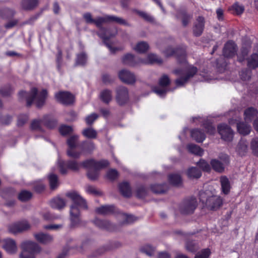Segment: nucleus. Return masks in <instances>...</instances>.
I'll return each instance as SVG.
<instances>
[{
  "label": "nucleus",
  "mask_w": 258,
  "mask_h": 258,
  "mask_svg": "<svg viewBox=\"0 0 258 258\" xmlns=\"http://www.w3.org/2000/svg\"><path fill=\"white\" fill-rule=\"evenodd\" d=\"M120 192L124 197H130L132 196V191L130 184L127 182L120 183L118 186Z\"/></svg>",
  "instance_id": "nucleus-29"
},
{
  "label": "nucleus",
  "mask_w": 258,
  "mask_h": 258,
  "mask_svg": "<svg viewBox=\"0 0 258 258\" xmlns=\"http://www.w3.org/2000/svg\"><path fill=\"white\" fill-rule=\"evenodd\" d=\"M170 83L169 77L166 75H163L159 81L160 87H155L153 88V91L160 97L165 96L168 90L166 88Z\"/></svg>",
  "instance_id": "nucleus-13"
},
{
  "label": "nucleus",
  "mask_w": 258,
  "mask_h": 258,
  "mask_svg": "<svg viewBox=\"0 0 258 258\" xmlns=\"http://www.w3.org/2000/svg\"><path fill=\"white\" fill-rule=\"evenodd\" d=\"M219 159L222 161V163H223L224 166L228 165L229 162V156L225 154H221L219 156Z\"/></svg>",
  "instance_id": "nucleus-63"
},
{
  "label": "nucleus",
  "mask_w": 258,
  "mask_h": 258,
  "mask_svg": "<svg viewBox=\"0 0 258 258\" xmlns=\"http://www.w3.org/2000/svg\"><path fill=\"white\" fill-rule=\"evenodd\" d=\"M163 53L166 57L175 56L179 63L183 65L180 69L174 70L173 73L178 78L175 80L177 86H182L197 73V68L189 65L186 60V48L184 46L174 48L171 46H167Z\"/></svg>",
  "instance_id": "nucleus-1"
},
{
  "label": "nucleus",
  "mask_w": 258,
  "mask_h": 258,
  "mask_svg": "<svg viewBox=\"0 0 258 258\" xmlns=\"http://www.w3.org/2000/svg\"><path fill=\"white\" fill-rule=\"evenodd\" d=\"M82 134L86 138L90 139H94L97 136L96 131L91 127L84 129L82 132Z\"/></svg>",
  "instance_id": "nucleus-49"
},
{
  "label": "nucleus",
  "mask_w": 258,
  "mask_h": 258,
  "mask_svg": "<svg viewBox=\"0 0 258 258\" xmlns=\"http://www.w3.org/2000/svg\"><path fill=\"white\" fill-rule=\"evenodd\" d=\"M250 148L253 155L258 157V137L252 138L250 143Z\"/></svg>",
  "instance_id": "nucleus-46"
},
{
  "label": "nucleus",
  "mask_w": 258,
  "mask_h": 258,
  "mask_svg": "<svg viewBox=\"0 0 258 258\" xmlns=\"http://www.w3.org/2000/svg\"><path fill=\"white\" fill-rule=\"evenodd\" d=\"M140 250L147 255L151 256L154 253L155 248L151 245L147 244L142 246L140 248Z\"/></svg>",
  "instance_id": "nucleus-51"
},
{
  "label": "nucleus",
  "mask_w": 258,
  "mask_h": 258,
  "mask_svg": "<svg viewBox=\"0 0 258 258\" xmlns=\"http://www.w3.org/2000/svg\"><path fill=\"white\" fill-rule=\"evenodd\" d=\"M48 179L51 189H54L58 186L59 183L56 175L53 173L50 174L48 176Z\"/></svg>",
  "instance_id": "nucleus-48"
},
{
  "label": "nucleus",
  "mask_w": 258,
  "mask_h": 258,
  "mask_svg": "<svg viewBox=\"0 0 258 258\" xmlns=\"http://www.w3.org/2000/svg\"><path fill=\"white\" fill-rule=\"evenodd\" d=\"M107 177L110 180H114L118 176V172L115 169L109 170L107 173Z\"/></svg>",
  "instance_id": "nucleus-61"
},
{
  "label": "nucleus",
  "mask_w": 258,
  "mask_h": 258,
  "mask_svg": "<svg viewBox=\"0 0 258 258\" xmlns=\"http://www.w3.org/2000/svg\"><path fill=\"white\" fill-rule=\"evenodd\" d=\"M187 175L190 178H198L201 177L202 173L197 168L191 167L188 169Z\"/></svg>",
  "instance_id": "nucleus-43"
},
{
  "label": "nucleus",
  "mask_w": 258,
  "mask_h": 258,
  "mask_svg": "<svg viewBox=\"0 0 258 258\" xmlns=\"http://www.w3.org/2000/svg\"><path fill=\"white\" fill-rule=\"evenodd\" d=\"M47 96L46 90L43 89L38 92L36 88H33L28 93L24 91L19 93L20 99L26 98L27 106H30L33 103H35L37 107H42L45 103Z\"/></svg>",
  "instance_id": "nucleus-3"
},
{
  "label": "nucleus",
  "mask_w": 258,
  "mask_h": 258,
  "mask_svg": "<svg viewBox=\"0 0 258 258\" xmlns=\"http://www.w3.org/2000/svg\"><path fill=\"white\" fill-rule=\"evenodd\" d=\"M57 164L59 167L60 172L62 174L67 173V169L77 171L81 166H83L82 163L80 164L75 160H70L66 163L59 158L58 159Z\"/></svg>",
  "instance_id": "nucleus-11"
},
{
  "label": "nucleus",
  "mask_w": 258,
  "mask_h": 258,
  "mask_svg": "<svg viewBox=\"0 0 258 258\" xmlns=\"http://www.w3.org/2000/svg\"><path fill=\"white\" fill-rule=\"evenodd\" d=\"M170 183L175 186H179L182 182L181 176L177 174H172L168 177Z\"/></svg>",
  "instance_id": "nucleus-44"
},
{
  "label": "nucleus",
  "mask_w": 258,
  "mask_h": 258,
  "mask_svg": "<svg viewBox=\"0 0 258 258\" xmlns=\"http://www.w3.org/2000/svg\"><path fill=\"white\" fill-rule=\"evenodd\" d=\"M162 62L161 57L153 53L149 54L146 59L141 60V63L143 64H161Z\"/></svg>",
  "instance_id": "nucleus-24"
},
{
  "label": "nucleus",
  "mask_w": 258,
  "mask_h": 258,
  "mask_svg": "<svg viewBox=\"0 0 258 258\" xmlns=\"http://www.w3.org/2000/svg\"><path fill=\"white\" fill-rule=\"evenodd\" d=\"M218 131L221 138L225 141L230 142L233 137V131L226 124H221L218 126Z\"/></svg>",
  "instance_id": "nucleus-15"
},
{
  "label": "nucleus",
  "mask_w": 258,
  "mask_h": 258,
  "mask_svg": "<svg viewBox=\"0 0 258 258\" xmlns=\"http://www.w3.org/2000/svg\"><path fill=\"white\" fill-rule=\"evenodd\" d=\"M94 223L101 228H105L110 231L115 230L114 225L108 221L101 220L96 218L94 220Z\"/></svg>",
  "instance_id": "nucleus-27"
},
{
  "label": "nucleus",
  "mask_w": 258,
  "mask_h": 258,
  "mask_svg": "<svg viewBox=\"0 0 258 258\" xmlns=\"http://www.w3.org/2000/svg\"><path fill=\"white\" fill-rule=\"evenodd\" d=\"M27 114H21L18 117L17 125L19 126L23 125L28 120Z\"/></svg>",
  "instance_id": "nucleus-56"
},
{
  "label": "nucleus",
  "mask_w": 258,
  "mask_h": 258,
  "mask_svg": "<svg viewBox=\"0 0 258 258\" xmlns=\"http://www.w3.org/2000/svg\"><path fill=\"white\" fill-rule=\"evenodd\" d=\"M56 120L50 115H45L42 119H33L30 123V129L33 131L43 132L42 124H43L48 128H53L56 126Z\"/></svg>",
  "instance_id": "nucleus-6"
},
{
  "label": "nucleus",
  "mask_w": 258,
  "mask_h": 258,
  "mask_svg": "<svg viewBox=\"0 0 258 258\" xmlns=\"http://www.w3.org/2000/svg\"><path fill=\"white\" fill-rule=\"evenodd\" d=\"M210 163L212 168L215 171L218 172H222L224 171L225 168L224 164L218 160L212 159L211 160Z\"/></svg>",
  "instance_id": "nucleus-38"
},
{
  "label": "nucleus",
  "mask_w": 258,
  "mask_h": 258,
  "mask_svg": "<svg viewBox=\"0 0 258 258\" xmlns=\"http://www.w3.org/2000/svg\"><path fill=\"white\" fill-rule=\"evenodd\" d=\"M78 136L73 135L67 140V144L69 146L67 155L68 156L75 159L79 158L81 155V152H77L74 150L78 145Z\"/></svg>",
  "instance_id": "nucleus-10"
},
{
  "label": "nucleus",
  "mask_w": 258,
  "mask_h": 258,
  "mask_svg": "<svg viewBox=\"0 0 258 258\" xmlns=\"http://www.w3.org/2000/svg\"><path fill=\"white\" fill-rule=\"evenodd\" d=\"M250 48V45H247L246 46H242L240 52L238 55V60L242 62L244 61L245 57L247 56Z\"/></svg>",
  "instance_id": "nucleus-45"
},
{
  "label": "nucleus",
  "mask_w": 258,
  "mask_h": 258,
  "mask_svg": "<svg viewBox=\"0 0 258 258\" xmlns=\"http://www.w3.org/2000/svg\"><path fill=\"white\" fill-rule=\"evenodd\" d=\"M98 117V115L97 114L95 113H92L86 117V122L87 124H91Z\"/></svg>",
  "instance_id": "nucleus-58"
},
{
  "label": "nucleus",
  "mask_w": 258,
  "mask_h": 258,
  "mask_svg": "<svg viewBox=\"0 0 258 258\" xmlns=\"http://www.w3.org/2000/svg\"><path fill=\"white\" fill-rule=\"evenodd\" d=\"M49 204L52 208L60 210L65 206L66 202L59 197H56L49 202Z\"/></svg>",
  "instance_id": "nucleus-32"
},
{
  "label": "nucleus",
  "mask_w": 258,
  "mask_h": 258,
  "mask_svg": "<svg viewBox=\"0 0 258 258\" xmlns=\"http://www.w3.org/2000/svg\"><path fill=\"white\" fill-rule=\"evenodd\" d=\"M119 216L122 220V224L131 223L136 220V218L133 215L126 214L123 213H119Z\"/></svg>",
  "instance_id": "nucleus-47"
},
{
  "label": "nucleus",
  "mask_w": 258,
  "mask_h": 258,
  "mask_svg": "<svg viewBox=\"0 0 258 258\" xmlns=\"http://www.w3.org/2000/svg\"><path fill=\"white\" fill-rule=\"evenodd\" d=\"M185 247L187 250L194 252L197 249L198 246L195 242L189 241L186 242Z\"/></svg>",
  "instance_id": "nucleus-59"
},
{
  "label": "nucleus",
  "mask_w": 258,
  "mask_h": 258,
  "mask_svg": "<svg viewBox=\"0 0 258 258\" xmlns=\"http://www.w3.org/2000/svg\"><path fill=\"white\" fill-rule=\"evenodd\" d=\"M34 237L36 240L42 244H47L53 240L52 236L42 232L34 233Z\"/></svg>",
  "instance_id": "nucleus-22"
},
{
  "label": "nucleus",
  "mask_w": 258,
  "mask_h": 258,
  "mask_svg": "<svg viewBox=\"0 0 258 258\" xmlns=\"http://www.w3.org/2000/svg\"><path fill=\"white\" fill-rule=\"evenodd\" d=\"M142 59L135 57L133 55L128 53L122 57V62L124 64L130 66H136L141 63Z\"/></svg>",
  "instance_id": "nucleus-21"
},
{
  "label": "nucleus",
  "mask_w": 258,
  "mask_h": 258,
  "mask_svg": "<svg viewBox=\"0 0 258 258\" xmlns=\"http://www.w3.org/2000/svg\"><path fill=\"white\" fill-rule=\"evenodd\" d=\"M82 165L88 169V178L91 180H95L98 176V170L108 166L109 162L106 160L96 161L92 159L84 161Z\"/></svg>",
  "instance_id": "nucleus-4"
},
{
  "label": "nucleus",
  "mask_w": 258,
  "mask_h": 258,
  "mask_svg": "<svg viewBox=\"0 0 258 258\" xmlns=\"http://www.w3.org/2000/svg\"><path fill=\"white\" fill-rule=\"evenodd\" d=\"M112 92L110 90L105 89L103 90L100 94L101 100L105 103H109L112 99Z\"/></svg>",
  "instance_id": "nucleus-37"
},
{
  "label": "nucleus",
  "mask_w": 258,
  "mask_h": 258,
  "mask_svg": "<svg viewBox=\"0 0 258 258\" xmlns=\"http://www.w3.org/2000/svg\"><path fill=\"white\" fill-rule=\"evenodd\" d=\"M116 100L117 103L122 105L125 104L128 100V92L126 88L119 87L116 90Z\"/></svg>",
  "instance_id": "nucleus-16"
},
{
  "label": "nucleus",
  "mask_w": 258,
  "mask_h": 258,
  "mask_svg": "<svg viewBox=\"0 0 258 258\" xmlns=\"http://www.w3.org/2000/svg\"><path fill=\"white\" fill-rule=\"evenodd\" d=\"M87 23L94 24L98 28H101L106 22H116L121 25H127V22L122 17H85Z\"/></svg>",
  "instance_id": "nucleus-8"
},
{
  "label": "nucleus",
  "mask_w": 258,
  "mask_h": 258,
  "mask_svg": "<svg viewBox=\"0 0 258 258\" xmlns=\"http://www.w3.org/2000/svg\"><path fill=\"white\" fill-rule=\"evenodd\" d=\"M116 33V31L114 30L111 33H110L109 30H106L104 31L101 30L99 32V35L102 38L105 44L109 49L111 53H115L116 51L121 49L120 48H118L114 46V44L109 42V39L110 37L115 36Z\"/></svg>",
  "instance_id": "nucleus-12"
},
{
  "label": "nucleus",
  "mask_w": 258,
  "mask_h": 258,
  "mask_svg": "<svg viewBox=\"0 0 258 258\" xmlns=\"http://www.w3.org/2000/svg\"><path fill=\"white\" fill-rule=\"evenodd\" d=\"M151 189L156 194H162L167 190V185L166 184H154L151 185Z\"/></svg>",
  "instance_id": "nucleus-42"
},
{
  "label": "nucleus",
  "mask_w": 258,
  "mask_h": 258,
  "mask_svg": "<svg viewBox=\"0 0 258 258\" xmlns=\"http://www.w3.org/2000/svg\"><path fill=\"white\" fill-rule=\"evenodd\" d=\"M222 192L225 195L229 193L231 189L230 182L229 179L225 176H222L220 178Z\"/></svg>",
  "instance_id": "nucleus-26"
},
{
  "label": "nucleus",
  "mask_w": 258,
  "mask_h": 258,
  "mask_svg": "<svg viewBox=\"0 0 258 258\" xmlns=\"http://www.w3.org/2000/svg\"><path fill=\"white\" fill-rule=\"evenodd\" d=\"M248 144L245 140L241 139L238 144L236 151L241 156H245L248 152Z\"/></svg>",
  "instance_id": "nucleus-30"
},
{
  "label": "nucleus",
  "mask_w": 258,
  "mask_h": 258,
  "mask_svg": "<svg viewBox=\"0 0 258 258\" xmlns=\"http://www.w3.org/2000/svg\"><path fill=\"white\" fill-rule=\"evenodd\" d=\"M211 254V251L209 248L202 250L196 253L195 258H208Z\"/></svg>",
  "instance_id": "nucleus-52"
},
{
  "label": "nucleus",
  "mask_w": 258,
  "mask_h": 258,
  "mask_svg": "<svg viewBox=\"0 0 258 258\" xmlns=\"http://www.w3.org/2000/svg\"><path fill=\"white\" fill-rule=\"evenodd\" d=\"M56 100L65 105L73 103L74 101V96L69 92L60 91L55 94Z\"/></svg>",
  "instance_id": "nucleus-17"
},
{
  "label": "nucleus",
  "mask_w": 258,
  "mask_h": 258,
  "mask_svg": "<svg viewBox=\"0 0 258 258\" xmlns=\"http://www.w3.org/2000/svg\"><path fill=\"white\" fill-rule=\"evenodd\" d=\"M87 56L85 53H81L77 55L76 64L77 65H84L87 61Z\"/></svg>",
  "instance_id": "nucleus-55"
},
{
  "label": "nucleus",
  "mask_w": 258,
  "mask_h": 258,
  "mask_svg": "<svg viewBox=\"0 0 258 258\" xmlns=\"http://www.w3.org/2000/svg\"><path fill=\"white\" fill-rule=\"evenodd\" d=\"M203 126L206 130L208 133L211 135H213L215 132V127L209 122H205L203 124Z\"/></svg>",
  "instance_id": "nucleus-60"
},
{
  "label": "nucleus",
  "mask_w": 258,
  "mask_h": 258,
  "mask_svg": "<svg viewBox=\"0 0 258 258\" xmlns=\"http://www.w3.org/2000/svg\"><path fill=\"white\" fill-rule=\"evenodd\" d=\"M115 212L116 208L113 205L102 206L96 209V212L101 215L109 214Z\"/></svg>",
  "instance_id": "nucleus-28"
},
{
  "label": "nucleus",
  "mask_w": 258,
  "mask_h": 258,
  "mask_svg": "<svg viewBox=\"0 0 258 258\" xmlns=\"http://www.w3.org/2000/svg\"><path fill=\"white\" fill-rule=\"evenodd\" d=\"M197 206V201L195 198H190L184 200L179 206L180 212L184 214L192 213Z\"/></svg>",
  "instance_id": "nucleus-9"
},
{
  "label": "nucleus",
  "mask_w": 258,
  "mask_h": 258,
  "mask_svg": "<svg viewBox=\"0 0 258 258\" xmlns=\"http://www.w3.org/2000/svg\"><path fill=\"white\" fill-rule=\"evenodd\" d=\"M258 115L256 109L250 107L246 109L244 112V119L245 122H251Z\"/></svg>",
  "instance_id": "nucleus-23"
},
{
  "label": "nucleus",
  "mask_w": 258,
  "mask_h": 258,
  "mask_svg": "<svg viewBox=\"0 0 258 258\" xmlns=\"http://www.w3.org/2000/svg\"><path fill=\"white\" fill-rule=\"evenodd\" d=\"M204 26V17H198L194 27V34L196 36L201 35L203 32Z\"/></svg>",
  "instance_id": "nucleus-25"
},
{
  "label": "nucleus",
  "mask_w": 258,
  "mask_h": 258,
  "mask_svg": "<svg viewBox=\"0 0 258 258\" xmlns=\"http://www.w3.org/2000/svg\"><path fill=\"white\" fill-rule=\"evenodd\" d=\"M82 153H90L95 149L94 143L91 141H84L81 145Z\"/></svg>",
  "instance_id": "nucleus-36"
},
{
  "label": "nucleus",
  "mask_w": 258,
  "mask_h": 258,
  "mask_svg": "<svg viewBox=\"0 0 258 258\" xmlns=\"http://www.w3.org/2000/svg\"><path fill=\"white\" fill-rule=\"evenodd\" d=\"M12 117L9 115L3 116L0 118L1 122L6 125L9 124L12 121Z\"/></svg>",
  "instance_id": "nucleus-64"
},
{
  "label": "nucleus",
  "mask_w": 258,
  "mask_h": 258,
  "mask_svg": "<svg viewBox=\"0 0 258 258\" xmlns=\"http://www.w3.org/2000/svg\"><path fill=\"white\" fill-rule=\"evenodd\" d=\"M147 190L144 186L140 187L137 191V196L140 198H143L146 195Z\"/></svg>",
  "instance_id": "nucleus-62"
},
{
  "label": "nucleus",
  "mask_w": 258,
  "mask_h": 258,
  "mask_svg": "<svg viewBox=\"0 0 258 258\" xmlns=\"http://www.w3.org/2000/svg\"><path fill=\"white\" fill-rule=\"evenodd\" d=\"M197 165L200 167L203 171H210L211 170V166L204 159H201L199 162L197 163Z\"/></svg>",
  "instance_id": "nucleus-53"
},
{
  "label": "nucleus",
  "mask_w": 258,
  "mask_h": 258,
  "mask_svg": "<svg viewBox=\"0 0 258 258\" xmlns=\"http://www.w3.org/2000/svg\"><path fill=\"white\" fill-rule=\"evenodd\" d=\"M191 136L198 143L203 142L206 138L204 133L198 129L193 130L191 131Z\"/></svg>",
  "instance_id": "nucleus-35"
},
{
  "label": "nucleus",
  "mask_w": 258,
  "mask_h": 258,
  "mask_svg": "<svg viewBox=\"0 0 258 258\" xmlns=\"http://www.w3.org/2000/svg\"><path fill=\"white\" fill-rule=\"evenodd\" d=\"M149 48V46L147 42L141 41L138 43L133 48L139 53H144L148 50Z\"/></svg>",
  "instance_id": "nucleus-40"
},
{
  "label": "nucleus",
  "mask_w": 258,
  "mask_h": 258,
  "mask_svg": "<svg viewBox=\"0 0 258 258\" xmlns=\"http://www.w3.org/2000/svg\"><path fill=\"white\" fill-rule=\"evenodd\" d=\"M66 196L74 202V204L70 209V226L72 228L79 227L82 225V221L80 218L79 208L86 209L87 208L86 201L75 191L68 192L66 194Z\"/></svg>",
  "instance_id": "nucleus-2"
},
{
  "label": "nucleus",
  "mask_w": 258,
  "mask_h": 258,
  "mask_svg": "<svg viewBox=\"0 0 258 258\" xmlns=\"http://www.w3.org/2000/svg\"><path fill=\"white\" fill-rule=\"evenodd\" d=\"M73 131V128L70 126L62 125L59 128V132L62 136H66L70 134Z\"/></svg>",
  "instance_id": "nucleus-54"
},
{
  "label": "nucleus",
  "mask_w": 258,
  "mask_h": 258,
  "mask_svg": "<svg viewBox=\"0 0 258 258\" xmlns=\"http://www.w3.org/2000/svg\"><path fill=\"white\" fill-rule=\"evenodd\" d=\"M187 149L189 152L200 156L204 154V150L195 144H189L187 146Z\"/></svg>",
  "instance_id": "nucleus-39"
},
{
  "label": "nucleus",
  "mask_w": 258,
  "mask_h": 258,
  "mask_svg": "<svg viewBox=\"0 0 258 258\" xmlns=\"http://www.w3.org/2000/svg\"><path fill=\"white\" fill-rule=\"evenodd\" d=\"M237 46L232 41H228L224 46L223 53L225 57L227 58L233 57L236 54Z\"/></svg>",
  "instance_id": "nucleus-19"
},
{
  "label": "nucleus",
  "mask_w": 258,
  "mask_h": 258,
  "mask_svg": "<svg viewBox=\"0 0 258 258\" xmlns=\"http://www.w3.org/2000/svg\"><path fill=\"white\" fill-rule=\"evenodd\" d=\"M22 250L20 258H35L36 255L41 251L40 246L32 240H24L20 244Z\"/></svg>",
  "instance_id": "nucleus-5"
},
{
  "label": "nucleus",
  "mask_w": 258,
  "mask_h": 258,
  "mask_svg": "<svg viewBox=\"0 0 258 258\" xmlns=\"http://www.w3.org/2000/svg\"><path fill=\"white\" fill-rule=\"evenodd\" d=\"M30 225L26 221H23L12 223L8 226L9 233L17 234L29 229Z\"/></svg>",
  "instance_id": "nucleus-14"
},
{
  "label": "nucleus",
  "mask_w": 258,
  "mask_h": 258,
  "mask_svg": "<svg viewBox=\"0 0 258 258\" xmlns=\"http://www.w3.org/2000/svg\"><path fill=\"white\" fill-rule=\"evenodd\" d=\"M246 59L247 65L249 69H254L258 67V53H253Z\"/></svg>",
  "instance_id": "nucleus-31"
},
{
  "label": "nucleus",
  "mask_w": 258,
  "mask_h": 258,
  "mask_svg": "<svg viewBox=\"0 0 258 258\" xmlns=\"http://www.w3.org/2000/svg\"><path fill=\"white\" fill-rule=\"evenodd\" d=\"M229 10L232 11L234 14L240 15L243 13L244 7L242 5L236 2L229 8Z\"/></svg>",
  "instance_id": "nucleus-41"
},
{
  "label": "nucleus",
  "mask_w": 258,
  "mask_h": 258,
  "mask_svg": "<svg viewBox=\"0 0 258 258\" xmlns=\"http://www.w3.org/2000/svg\"><path fill=\"white\" fill-rule=\"evenodd\" d=\"M200 200L211 210L218 209L222 204V198L216 195L210 196L209 192L201 191L199 194Z\"/></svg>",
  "instance_id": "nucleus-7"
},
{
  "label": "nucleus",
  "mask_w": 258,
  "mask_h": 258,
  "mask_svg": "<svg viewBox=\"0 0 258 258\" xmlns=\"http://www.w3.org/2000/svg\"><path fill=\"white\" fill-rule=\"evenodd\" d=\"M237 129L240 134L247 135L250 132L251 126L248 122H239L237 123Z\"/></svg>",
  "instance_id": "nucleus-33"
},
{
  "label": "nucleus",
  "mask_w": 258,
  "mask_h": 258,
  "mask_svg": "<svg viewBox=\"0 0 258 258\" xmlns=\"http://www.w3.org/2000/svg\"><path fill=\"white\" fill-rule=\"evenodd\" d=\"M240 76L243 81L248 80L250 78V72L248 69L243 70L240 73Z\"/></svg>",
  "instance_id": "nucleus-57"
},
{
  "label": "nucleus",
  "mask_w": 258,
  "mask_h": 258,
  "mask_svg": "<svg viewBox=\"0 0 258 258\" xmlns=\"http://www.w3.org/2000/svg\"><path fill=\"white\" fill-rule=\"evenodd\" d=\"M38 0H22L21 6L24 10H31L38 6Z\"/></svg>",
  "instance_id": "nucleus-34"
},
{
  "label": "nucleus",
  "mask_w": 258,
  "mask_h": 258,
  "mask_svg": "<svg viewBox=\"0 0 258 258\" xmlns=\"http://www.w3.org/2000/svg\"><path fill=\"white\" fill-rule=\"evenodd\" d=\"M120 80L127 84H133L136 82V77L134 74L126 70H122L118 73Z\"/></svg>",
  "instance_id": "nucleus-20"
},
{
  "label": "nucleus",
  "mask_w": 258,
  "mask_h": 258,
  "mask_svg": "<svg viewBox=\"0 0 258 258\" xmlns=\"http://www.w3.org/2000/svg\"><path fill=\"white\" fill-rule=\"evenodd\" d=\"M32 196V193L30 191L24 190L19 194L18 198L21 201L25 202L30 200Z\"/></svg>",
  "instance_id": "nucleus-50"
},
{
  "label": "nucleus",
  "mask_w": 258,
  "mask_h": 258,
  "mask_svg": "<svg viewBox=\"0 0 258 258\" xmlns=\"http://www.w3.org/2000/svg\"><path fill=\"white\" fill-rule=\"evenodd\" d=\"M3 248L10 254H14L18 251V246L16 241L12 238H6L4 240Z\"/></svg>",
  "instance_id": "nucleus-18"
}]
</instances>
